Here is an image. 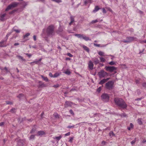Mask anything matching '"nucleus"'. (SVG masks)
<instances>
[{
    "instance_id": "obj_24",
    "label": "nucleus",
    "mask_w": 146,
    "mask_h": 146,
    "mask_svg": "<svg viewBox=\"0 0 146 146\" xmlns=\"http://www.w3.org/2000/svg\"><path fill=\"white\" fill-rule=\"evenodd\" d=\"M98 54L100 56H106V55L105 54L104 52L101 51L98 52Z\"/></svg>"
},
{
    "instance_id": "obj_44",
    "label": "nucleus",
    "mask_w": 146,
    "mask_h": 146,
    "mask_svg": "<svg viewBox=\"0 0 146 146\" xmlns=\"http://www.w3.org/2000/svg\"><path fill=\"white\" fill-rule=\"evenodd\" d=\"M59 86V85L58 84H57L56 85H54V86H53V87L55 88H58Z\"/></svg>"
},
{
    "instance_id": "obj_37",
    "label": "nucleus",
    "mask_w": 146,
    "mask_h": 146,
    "mask_svg": "<svg viewBox=\"0 0 146 146\" xmlns=\"http://www.w3.org/2000/svg\"><path fill=\"white\" fill-rule=\"evenodd\" d=\"M119 115L121 117H125L127 116L126 115L125 113H122L121 114H120Z\"/></svg>"
},
{
    "instance_id": "obj_2",
    "label": "nucleus",
    "mask_w": 146,
    "mask_h": 146,
    "mask_svg": "<svg viewBox=\"0 0 146 146\" xmlns=\"http://www.w3.org/2000/svg\"><path fill=\"white\" fill-rule=\"evenodd\" d=\"M54 29V26L52 25H51L47 27L46 32L48 36L52 37L55 35Z\"/></svg>"
},
{
    "instance_id": "obj_23",
    "label": "nucleus",
    "mask_w": 146,
    "mask_h": 146,
    "mask_svg": "<svg viewBox=\"0 0 146 146\" xmlns=\"http://www.w3.org/2000/svg\"><path fill=\"white\" fill-rule=\"evenodd\" d=\"M100 9V8L98 6H95L94 9L93 10V12L94 13H95L97 11H98Z\"/></svg>"
},
{
    "instance_id": "obj_43",
    "label": "nucleus",
    "mask_w": 146,
    "mask_h": 146,
    "mask_svg": "<svg viewBox=\"0 0 146 146\" xmlns=\"http://www.w3.org/2000/svg\"><path fill=\"white\" fill-rule=\"evenodd\" d=\"M65 73L68 75H69L70 73V72L68 70H67L65 72Z\"/></svg>"
},
{
    "instance_id": "obj_50",
    "label": "nucleus",
    "mask_w": 146,
    "mask_h": 146,
    "mask_svg": "<svg viewBox=\"0 0 146 146\" xmlns=\"http://www.w3.org/2000/svg\"><path fill=\"white\" fill-rule=\"evenodd\" d=\"M142 86L143 87L146 88V83L144 82L143 83Z\"/></svg>"
},
{
    "instance_id": "obj_64",
    "label": "nucleus",
    "mask_w": 146,
    "mask_h": 146,
    "mask_svg": "<svg viewBox=\"0 0 146 146\" xmlns=\"http://www.w3.org/2000/svg\"><path fill=\"white\" fill-rule=\"evenodd\" d=\"M130 127H131V128H133V125L132 123H130Z\"/></svg>"
},
{
    "instance_id": "obj_14",
    "label": "nucleus",
    "mask_w": 146,
    "mask_h": 146,
    "mask_svg": "<svg viewBox=\"0 0 146 146\" xmlns=\"http://www.w3.org/2000/svg\"><path fill=\"white\" fill-rule=\"evenodd\" d=\"M39 87L41 88L43 87H45L47 86V84H44V83L40 81H39Z\"/></svg>"
},
{
    "instance_id": "obj_17",
    "label": "nucleus",
    "mask_w": 146,
    "mask_h": 146,
    "mask_svg": "<svg viewBox=\"0 0 146 146\" xmlns=\"http://www.w3.org/2000/svg\"><path fill=\"white\" fill-rule=\"evenodd\" d=\"M74 35L80 38H82L84 35L82 34H75Z\"/></svg>"
},
{
    "instance_id": "obj_52",
    "label": "nucleus",
    "mask_w": 146,
    "mask_h": 146,
    "mask_svg": "<svg viewBox=\"0 0 146 146\" xmlns=\"http://www.w3.org/2000/svg\"><path fill=\"white\" fill-rule=\"evenodd\" d=\"M69 112L70 113L72 114V115H74V113L73 111L72 110H69Z\"/></svg>"
},
{
    "instance_id": "obj_61",
    "label": "nucleus",
    "mask_w": 146,
    "mask_h": 146,
    "mask_svg": "<svg viewBox=\"0 0 146 146\" xmlns=\"http://www.w3.org/2000/svg\"><path fill=\"white\" fill-rule=\"evenodd\" d=\"M135 82L137 84H139V81L138 80H135Z\"/></svg>"
},
{
    "instance_id": "obj_39",
    "label": "nucleus",
    "mask_w": 146,
    "mask_h": 146,
    "mask_svg": "<svg viewBox=\"0 0 146 146\" xmlns=\"http://www.w3.org/2000/svg\"><path fill=\"white\" fill-rule=\"evenodd\" d=\"M54 117L56 118H58V117H59L58 114L56 113H54Z\"/></svg>"
},
{
    "instance_id": "obj_59",
    "label": "nucleus",
    "mask_w": 146,
    "mask_h": 146,
    "mask_svg": "<svg viewBox=\"0 0 146 146\" xmlns=\"http://www.w3.org/2000/svg\"><path fill=\"white\" fill-rule=\"evenodd\" d=\"M70 134V132H68V133L65 134V136H68V135H69Z\"/></svg>"
},
{
    "instance_id": "obj_10",
    "label": "nucleus",
    "mask_w": 146,
    "mask_h": 146,
    "mask_svg": "<svg viewBox=\"0 0 146 146\" xmlns=\"http://www.w3.org/2000/svg\"><path fill=\"white\" fill-rule=\"evenodd\" d=\"M72 102L69 101H66L64 104V106L65 108H67L68 106H72Z\"/></svg>"
},
{
    "instance_id": "obj_5",
    "label": "nucleus",
    "mask_w": 146,
    "mask_h": 146,
    "mask_svg": "<svg viewBox=\"0 0 146 146\" xmlns=\"http://www.w3.org/2000/svg\"><path fill=\"white\" fill-rule=\"evenodd\" d=\"M18 3L16 2H14L9 5L5 9L6 11H7L9 10L17 7Z\"/></svg>"
},
{
    "instance_id": "obj_48",
    "label": "nucleus",
    "mask_w": 146,
    "mask_h": 146,
    "mask_svg": "<svg viewBox=\"0 0 146 146\" xmlns=\"http://www.w3.org/2000/svg\"><path fill=\"white\" fill-rule=\"evenodd\" d=\"M10 34H11V33H8V34H7V35H6V39L5 40H7V39L8 37L10 35Z\"/></svg>"
},
{
    "instance_id": "obj_22",
    "label": "nucleus",
    "mask_w": 146,
    "mask_h": 146,
    "mask_svg": "<svg viewBox=\"0 0 146 146\" xmlns=\"http://www.w3.org/2000/svg\"><path fill=\"white\" fill-rule=\"evenodd\" d=\"M19 59L21 60L22 62L24 63L26 62V60L21 56H19Z\"/></svg>"
},
{
    "instance_id": "obj_51",
    "label": "nucleus",
    "mask_w": 146,
    "mask_h": 146,
    "mask_svg": "<svg viewBox=\"0 0 146 146\" xmlns=\"http://www.w3.org/2000/svg\"><path fill=\"white\" fill-rule=\"evenodd\" d=\"M143 97H141V98H138L135 99L136 100L139 101L141 100L143 98Z\"/></svg>"
},
{
    "instance_id": "obj_62",
    "label": "nucleus",
    "mask_w": 146,
    "mask_h": 146,
    "mask_svg": "<svg viewBox=\"0 0 146 146\" xmlns=\"http://www.w3.org/2000/svg\"><path fill=\"white\" fill-rule=\"evenodd\" d=\"M62 1L61 0H56V2L57 3L61 2Z\"/></svg>"
},
{
    "instance_id": "obj_11",
    "label": "nucleus",
    "mask_w": 146,
    "mask_h": 146,
    "mask_svg": "<svg viewBox=\"0 0 146 146\" xmlns=\"http://www.w3.org/2000/svg\"><path fill=\"white\" fill-rule=\"evenodd\" d=\"M6 40H3L0 42V47H5L6 46Z\"/></svg>"
},
{
    "instance_id": "obj_20",
    "label": "nucleus",
    "mask_w": 146,
    "mask_h": 146,
    "mask_svg": "<svg viewBox=\"0 0 146 146\" xmlns=\"http://www.w3.org/2000/svg\"><path fill=\"white\" fill-rule=\"evenodd\" d=\"M82 38L84 39L86 41H88V40H91V39L90 38L86 36L83 35V37H82Z\"/></svg>"
},
{
    "instance_id": "obj_31",
    "label": "nucleus",
    "mask_w": 146,
    "mask_h": 146,
    "mask_svg": "<svg viewBox=\"0 0 146 146\" xmlns=\"http://www.w3.org/2000/svg\"><path fill=\"white\" fill-rule=\"evenodd\" d=\"M100 62H105V59L103 57H100L99 58Z\"/></svg>"
},
{
    "instance_id": "obj_26",
    "label": "nucleus",
    "mask_w": 146,
    "mask_h": 146,
    "mask_svg": "<svg viewBox=\"0 0 146 146\" xmlns=\"http://www.w3.org/2000/svg\"><path fill=\"white\" fill-rule=\"evenodd\" d=\"M24 141L22 140H19V146H23V145Z\"/></svg>"
},
{
    "instance_id": "obj_40",
    "label": "nucleus",
    "mask_w": 146,
    "mask_h": 146,
    "mask_svg": "<svg viewBox=\"0 0 146 146\" xmlns=\"http://www.w3.org/2000/svg\"><path fill=\"white\" fill-rule=\"evenodd\" d=\"M109 64L111 65H114L115 64V63L113 61H112L109 63Z\"/></svg>"
},
{
    "instance_id": "obj_32",
    "label": "nucleus",
    "mask_w": 146,
    "mask_h": 146,
    "mask_svg": "<svg viewBox=\"0 0 146 146\" xmlns=\"http://www.w3.org/2000/svg\"><path fill=\"white\" fill-rule=\"evenodd\" d=\"M60 75V74L56 72L53 75V77L54 78H56L58 77L59 75Z\"/></svg>"
},
{
    "instance_id": "obj_1",
    "label": "nucleus",
    "mask_w": 146,
    "mask_h": 146,
    "mask_svg": "<svg viewBox=\"0 0 146 146\" xmlns=\"http://www.w3.org/2000/svg\"><path fill=\"white\" fill-rule=\"evenodd\" d=\"M114 102L116 104L121 108L125 109L127 107V105L121 98H115L114 99Z\"/></svg>"
},
{
    "instance_id": "obj_12",
    "label": "nucleus",
    "mask_w": 146,
    "mask_h": 146,
    "mask_svg": "<svg viewBox=\"0 0 146 146\" xmlns=\"http://www.w3.org/2000/svg\"><path fill=\"white\" fill-rule=\"evenodd\" d=\"M109 79V78H107L106 79H103L100 81L99 82V84L101 85L103 84L106 82H107Z\"/></svg>"
},
{
    "instance_id": "obj_47",
    "label": "nucleus",
    "mask_w": 146,
    "mask_h": 146,
    "mask_svg": "<svg viewBox=\"0 0 146 146\" xmlns=\"http://www.w3.org/2000/svg\"><path fill=\"white\" fill-rule=\"evenodd\" d=\"M58 31L60 32H62L63 31V29L61 27H60L58 29Z\"/></svg>"
},
{
    "instance_id": "obj_16",
    "label": "nucleus",
    "mask_w": 146,
    "mask_h": 146,
    "mask_svg": "<svg viewBox=\"0 0 146 146\" xmlns=\"http://www.w3.org/2000/svg\"><path fill=\"white\" fill-rule=\"evenodd\" d=\"M70 19L71 20L70 22L69 23V25H71L73 23L74 21V17L72 16H71L70 17Z\"/></svg>"
},
{
    "instance_id": "obj_3",
    "label": "nucleus",
    "mask_w": 146,
    "mask_h": 146,
    "mask_svg": "<svg viewBox=\"0 0 146 146\" xmlns=\"http://www.w3.org/2000/svg\"><path fill=\"white\" fill-rule=\"evenodd\" d=\"M28 2L19 0V11H22L28 4Z\"/></svg>"
},
{
    "instance_id": "obj_49",
    "label": "nucleus",
    "mask_w": 146,
    "mask_h": 146,
    "mask_svg": "<svg viewBox=\"0 0 146 146\" xmlns=\"http://www.w3.org/2000/svg\"><path fill=\"white\" fill-rule=\"evenodd\" d=\"M10 34H11V33H8V34H7V35H6V39L5 40H7V39L8 37L10 35Z\"/></svg>"
},
{
    "instance_id": "obj_38",
    "label": "nucleus",
    "mask_w": 146,
    "mask_h": 146,
    "mask_svg": "<svg viewBox=\"0 0 146 146\" xmlns=\"http://www.w3.org/2000/svg\"><path fill=\"white\" fill-rule=\"evenodd\" d=\"M30 35V33H28L26 34L25 35L23 36L24 38H25L26 37L29 36Z\"/></svg>"
},
{
    "instance_id": "obj_46",
    "label": "nucleus",
    "mask_w": 146,
    "mask_h": 146,
    "mask_svg": "<svg viewBox=\"0 0 146 146\" xmlns=\"http://www.w3.org/2000/svg\"><path fill=\"white\" fill-rule=\"evenodd\" d=\"M101 87H100L99 88H98L97 89V91L98 92H100V91H101Z\"/></svg>"
},
{
    "instance_id": "obj_4",
    "label": "nucleus",
    "mask_w": 146,
    "mask_h": 146,
    "mask_svg": "<svg viewBox=\"0 0 146 146\" xmlns=\"http://www.w3.org/2000/svg\"><path fill=\"white\" fill-rule=\"evenodd\" d=\"M105 69L107 71H109L110 72H114L115 73H116V70L117 68L113 66H106Z\"/></svg>"
},
{
    "instance_id": "obj_15",
    "label": "nucleus",
    "mask_w": 146,
    "mask_h": 146,
    "mask_svg": "<svg viewBox=\"0 0 146 146\" xmlns=\"http://www.w3.org/2000/svg\"><path fill=\"white\" fill-rule=\"evenodd\" d=\"M6 13H5L3 14H1L0 15V20L3 21L4 20V17L6 15Z\"/></svg>"
},
{
    "instance_id": "obj_13",
    "label": "nucleus",
    "mask_w": 146,
    "mask_h": 146,
    "mask_svg": "<svg viewBox=\"0 0 146 146\" xmlns=\"http://www.w3.org/2000/svg\"><path fill=\"white\" fill-rule=\"evenodd\" d=\"M88 67L90 70H92L93 69L94 64L91 61H90L88 63Z\"/></svg>"
},
{
    "instance_id": "obj_54",
    "label": "nucleus",
    "mask_w": 146,
    "mask_h": 146,
    "mask_svg": "<svg viewBox=\"0 0 146 146\" xmlns=\"http://www.w3.org/2000/svg\"><path fill=\"white\" fill-rule=\"evenodd\" d=\"M68 56H69L70 57H72L73 55L70 53H68L67 54Z\"/></svg>"
},
{
    "instance_id": "obj_29",
    "label": "nucleus",
    "mask_w": 146,
    "mask_h": 146,
    "mask_svg": "<svg viewBox=\"0 0 146 146\" xmlns=\"http://www.w3.org/2000/svg\"><path fill=\"white\" fill-rule=\"evenodd\" d=\"M0 69L2 70V71H3L5 70L6 71V72H9V71L8 70V69L6 67H5L4 68H0Z\"/></svg>"
},
{
    "instance_id": "obj_7",
    "label": "nucleus",
    "mask_w": 146,
    "mask_h": 146,
    "mask_svg": "<svg viewBox=\"0 0 146 146\" xmlns=\"http://www.w3.org/2000/svg\"><path fill=\"white\" fill-rule=\"evenodd\" d=\"M127 40H124L123 41L125 43H130L133 40H137L136 37L133 36L127 37H126Z\"/></svg>"
},
{
    "instance_id": "obj_33",
    "label": "nucleus",
    "mask_w": 146,
    "mask_h": 146,
    "mask_svg": "<svg viewBox=\"0 0 146 146\" xmlns=\"http://www.w3.org/2000/svg\"><path fill=\"white\" fill-rule=\"evenodd\" d=\"M10 111L12 113H15L16 111V109L15 108H13Z\"/></svg>"
},
{
    "instance_id": "obj_27",
    "label": "nucleus",
    "mask_w": 146,
    "mask_h": 146,
    "mask_svg": "<svg viewBox=\"0 0 146 146\" xmlns=\"http://www.w3.org/2000/svg\"><path fill=\"white\" fill-rule=\"evenodd\" d=\"M41 76L42 78L44 80H45L46 82L48 81V79L47 77H45L43 75H41Z\"/></svg>"
},
{
    "instance_id": "obj_45",
    "label": "nucleus",
    "mask_w": 146,
    "mask_h": 146,
    "mask_svg": "<svg viewBox=\"0 0 146 146\" xmlns=\"http://www.w3.org/2000/svg\"><path fill=\"white\" fill-rule=\"evenodd\" d=\"M73 138H74L73 137H70V139L69 140V142H70V143H72V140L73 139Z\"/></svg>"
},
{
    "instance_id": "obj_8",
    "label": "nucleus",
    "mask_w": 146,
    "mask_h": 146,
    "mask_svg": "<svg viewBox=\"0 0 146 146\" xmlns=\"http://www.w3.org/2000/svg\"><path fill=\"white\" fill-rule=\"evenodd\" d=\"M98 75L100 78H102L108 75V73L104 70H101L98 73Z\"/></svg>"
},
{
    "instance_id": "obj_28",
    "label": "nucleus",
    "mask_w": 146,
    "mask_h": 146,
    "mask_svg": "<svg viewBox=\"0 0 146 146\" xmlns=\"http://www.w3.org/2000/svg\"><path fill=\"white\" fill-rule=\"evenodd\" d=\"M137 122L139 125H141L142 124V122L141 121V119L139 118L138 119Z\"/></svg>"
},
{
    "instance_id": "obj_9",
    "label": "nucleus",
    "mask_w": 146,
    "mask_h": 146,
    "mask_svg": "<svg viewBox=\"0 0 146 146\" xmlns=\"http://www.w3.org/2000/svg\"><path fill=\"white\" fill-rule=\"evenodd\" d=\"M101 97L102 100L104 102H106L109 100V96L108 95L104 93L101 96Z\"/></svg>"
},
{
    "instance_id": "obj_41",
    "label": "nucleus",
    "mask_w": 146,
    "mask_h": 146,
    "mask_svg": "<svg viewBox=\"0 0 146 146\" xmlns=\"http://www.w3.org/2000/svg\"><path fill=\"white\" fill-rule=\"evenodd\" d=\"M35 135H31L30 137V139H34V138H35Z\"/></svg>"
},
{
    "instance_id": "obj_30",
    "label": "nucleus",
    "mask_w": 146,
    "mask_h": 146,
    "mask_svg": "<svg viewBox=\"0 0 146 146\" xmlns=\"http://www.w3.org/2000/svg\"><path fill=\"white\" fill-rule=\"evenodd\" d=\"M62 137V136L60 135L59 137H56L54 138V139H56L58 141H59L61 139Z\"/></svg>"
},
{
    "instance_id": "obj_56",
    "label": "nucleus",
    "mask_w": 146,
    "mask_h": 146,
    "mask_svg": "<svg viewBox=\"0 0 146 146\" xmlns=\"http://www.w3.org/2000/svg\"><path fill=\"white\" fill-rule=\"evenodd\" d=\"M49 76L51 77H53V76L52 74V73L51 72H50L49 74Z\"/></svg>"
},
{
    "instance_id": "obj_36",
    "label": "nucleus",
    "mask_w": 146,
    "mask_h": 146,
    "mask_svg": "<svg viewBox=\"0 0 146 146\" xmlns=\"http://www.w3.org/2000/svg\"><path fill=\"white\" fill-rule=\"evenodd\" d=\"M98 21L96 19L95 20H93L90 23V24H93L97 22Z\"/></svg>"
},
{
    "instance_id": "obj_58",
    "label": "nucleus",
    "mask_w": 146,
    "mask_h": 146,
    "mask_svg": "<svg viewBox=\"0 0 146 146\" xmlns=\"http://www.w3.org/2000/svg\"><path fill=\"white\" fill-rule=\"evenodd\" d=\"M38 62H39V61L38 60H37V61H35L33 62H31V63H35L36 64H37Z\"/></svg>"
},
{
    "instance_id": "obj_25",
    "label": "nucleus",
    "mask_w": 146,
    "mask_h": 146,
    "mask_svg": "<svg viewBox=\"0 0 146 146\" xmlns=\"http://www.w3.org/2000/svg\"><path fill=\"white\" fill-rule=\"evenodd\" d=\"M83 48L84 49V50H86V51H87L88 52H89V48L86 46L85 45H83Z\"/></svg>"
},
{
    "instance_id": "obj_57",
    "label": "nucleus",
    "mask_w": 146,
    "mask_h": 146,
    "mask_svg": "<svg viewBox=\"0 0 146 146\" xmlns=\"http://www.w3.org/2000/svg\"><path fill=\"white\" fill-rule=\"evenodd\" d=\"M74 125H73L72 126H68L67 127V128H74Z\"/></svg>"
},
{
    "instance_id": "obj_55",
    "label": "nucleus",
    "mask_w": 146,
    "mask_h": 146,
    "mask_svg": "<svg viewBox=\"0 0 146 146\" xmlns=\"http://www.w3.org/2000/svg\"><path fill=\"white\" fill-rule=\"evenodd\" d=\"M26 54L29 58H30L32 56V55L31 54H29L28 53H26Z\"/></svg>"
},
{
    "instance_id": "obj_34",
    "label": "nucleus",
    "mask_w": 146,
    "mask_h": 146,
    "mask_svg": "<svg viewBox=\"0 0 146 146\" xmlns=\"http://www.w3.org/2000/svg\"><path fill=\"white\" fill-rule=\"evenodd\" d=\"M109 134L110 136V137H112L114 136V134L113 131H110V132Z\"/></svg>"
},
{
    "instance_id": "obj_21",
    "label": "nucleus",
    "mask_w": 146,
    "mask_h": 146,
    "mask_svg": "<svg viewBox=\"0 0 146 146\" xmlns=\"http://www.w3.org/2000/svg\"><path fill=\"white\" fill-rule=\"evenodd\" d=\"M36 125H34L33 128L32 129L30 133H34L36 131Z\"/></svg>"
},
{
    "instance_id": "obj_35",
    "label": "nucleus",
    "mask_w": 146,
    "mask_h": 146,
    "mask_svg": "<svg viewBox=\"0 0 146 146\" xmlns=\"http://www.w3.org/2000/svg\"><path fill=\"white\" fill-rule=\"evenodd\" d=\"M6 104H10L11 105L13 104V102H12L8 101H6Z\"/></svg>"
},
{
    "instance_id": "obj_60",
    "label": "nucleus",
    "mask_w": 146,
    "mask_h": 146,
    "mask_svg": "<svg viewBox=\"0 0 146 146\" xmlns=\"http://www.w3.org/2000/svg\"><path fill=\"white\" fill-rule=\"evenodd\" d=\"M103 12L104 13H106V11L104 8L102 9Z\"/></svg>"
},
{
    "instance_id": "obj_63",
    "label": "nucleus",
    "mask_w": 146,
    "mask_h": 146,
    "mask_svg": "<svg viewBox=\"0 0 146 146\" xmlns=\"http://www.w3.org/2000/svg\"><path fill=\"white\" fill-rule=\"evenodd\" d=\"M94 45L95 46H97V47H99V46H100V44L94 43Z\"/></svg>"
},
{
    "instance_id": "obj_42",
    "label": "nucleus",
    "mask_w": 146,
    "mask_h": 146,
    "mask_svg": "<svg viewBox=\"0 0 146 146\" xmlns=\"http://www.w3.org/2000/svg\"><path fill=\"white\" fill-rule=\"evenodd\" d=\"M136 138H135L134 140H133L131 142V143L132 145H133L136 142Z\"/></svg>"
},
{
    "instance_id": "obj_19",
    "label": "nucleus",
    "mask_w": 146,
    "mask_h": 146,
    "mask_svg": "<svg viewBox=\"0 0 146 146\" xmlns=\"http://www.w3.org/2000/svg\"><path fill=\"white\" fill-rule=\"evenodd\" d=\"M37 135L38 136H40L43 135L44 134V131H38L37 132Z\"/></svg>"
},
{
    "instance_id": "obj_53",
    "label": "nucleus",
    "mask_w": 146,
    "mask_h": 146,
    "mask_svg": "<svg viewBox=\"0 0 146 146\" xmlns=\"http://www.w3.org/2000/svg\"><path fill=\"white\" fill-rule=\"evenodd\" d=\"M16 11L15 10H13L12 11H11V12H10L9 13V14H12L13 13H14Z\"/></svg>"
},
{
    "instance_id": "obj_18",
    "label": "nucleus",
    "mask_w": 146,
    "mask_h": 146,
    "mask_svg": "<svg viewBox=\"0 0 146 146\" xmlns=\"http://www.w3.org/2000/svg\"><path fill=\"white\" fill-rule=\"evenodd\" d=\"M93 60L94 61L95 64H97L99 62V60L97 58H94L93 59Z\"/></svg>"
},
{
    "instance_id": "obj_6",
    "label": "nucleus",
    "mask_w": 146,
    "mask_h": 146,
    "mask_svg": "<svg viewBox=\"0 0 146 146\" xmlns=\"http://www.w3.org/2000/svg\"><path fill=\"white\" fill-rule=\"evenodd\" d=\"M113 84L114 82L113 81H110L106 84L105 86L107 89L111 90L113 87Z\"/></svg>"
}]
</instances>
